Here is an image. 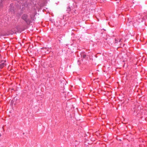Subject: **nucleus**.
I'll return each mask as SVG.
<instances>
[{"label":"nucleus","mask_w":147,"mask_h":147,"mask_svg":"<svg viewBox=\"0 0 147 147\" xmlns=\"http://www.w3.org/2000/svg\"><path fill=\"white\" fill-rule=\"evenodd\" d=\"M81 56L83 58H85L86 56V55L84 53H82L81 54Z\"/></svg>","instance_id":"5"},{"label":"nucleus","mask_w":147,"mask_h":147,"mask_svg":"<svg viewBox=\"0 0 147 147\" xmlns=\"http://www.w3.org/2000/svg\"><path fill=\"white\" fill-rule=\"evenodd\" d=\"M15 29V33H16V32H21V30L20 29V28L18 26H16V27Z\"/></svg>","instance_id":"3"},{"label":"nucleus","mask_w":147,"mask_h":147,"mask_svg":"<svg viewBox=\"0 0 147 147\" xmlns=\"http://www.w3.org/2000/svg\"><path fill=\"white\" fill-rule=\"evenodd\" d=\"M69 9H70V8H69Z\"/></svg>","instance_id":"6"},{"label":"nucleus","mask_w":147,"mask_h":147,"mask_svg":"<svg viewBox=\"0 0 147 147\" xmlns=\"http://www.w3.org/2000/svg\"><path fill=\"white\" fill-rule=\"evenodd\" d=\"M121 40L120 39H119L118 38H116L115 39V43H118V42H120L121 41Z\"/></svg>","instance_id":"4"},{"label":"nucleus","mask_w":147,"mask_h":147,"mask_svg":"<svg viewBox=\"0 0 147 147\" xmlns=\"http://www.w3.org/2000/svg\"><path fill=\"white\" fill-rule=\"evenodd\" d=\"M30 18H29L28 15L24 13L22 16L21 19L24 20L27 25H29L36 19L35 15L34 14L30 15Z\"/></svg>","instance_id":"2"},{"label":"nucleus","mask_w":147,"mask_h":147,"mask_svg":"<svg viewBox=\"0 0 147 147\" xmlns=\"http://www.w3.org/2000/svg\"><path fill=\"white\" fill-rule=\"evenodd\" d=\"M134 26L136 28L140 24L141 25H146L147 22V12L144 13L136 16L132 20Z\"/></svg>","instance_id":"1"}]
</instances>
